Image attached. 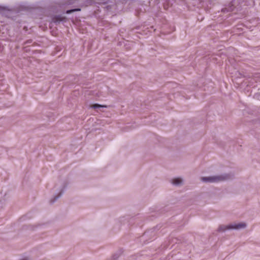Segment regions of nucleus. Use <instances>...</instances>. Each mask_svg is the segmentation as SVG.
Wrapping results in <instances>:
<instances>
[{"mask_svg": "<svg viewBox=\"0 0 260 260\" xmlns=\"http://www.w3.org/2000/svg\"><path fill=\"white\" fill-rule=\"evenodd\" d=\"M225 179L222 175H215L208 177H202L201 180L205 183H216L222 181Z\"/></svg>", "mask_w": 260, "mask_h": 260, "instance_id": "nucleus-1", "label": "nucleus"}, {"mask_svg": "<svg viewBox=\"0 0 260 260\" xmlns=\"http://www.w3.org/2000/svg\"><path fill=\"white\" fill-rule=\"evenodd\" d=\"M246 227V224L244 222H240L238 223L231 224V227L232 229L235 230H240L242 229H244Z\"/></svg>", "mask_w": 260, "mask_h": 260, "instance_id": "nucleus-2", "label": "nucleus"}, {"mask_svg": "<svg viewBox=\"0 0 260 260\" xmlns=\"http://www.w3.org/2000/svg\"><path fill=\"white\" fill-rule=\"evenodd\" d=\"M183 180L181 178H176L172 179V183L176 186H180L183 184Z\"/></svg>", "mask_w": 260, "mask_h": 260, "instance_id": "nucleus-3", "label": "nucleus"}, {"mask_svg": "<svg viewBox=\"0 0 260 260\" xmlns=\"http://www.w3.org/2000/svg\"><path fill=\"white\" fill-rule=\"evenodd\" d=\"M231 227V224L229 225H221L219 226L218 229V232H224L227 230H231V228H230Z\"/></svg>", "mask_w": 260, "mask_h": 260, "instance_id": "nucleus-4", "label": "nucleus"}, {"mask_svg": "<svg viewBox=\"0 0 260 260\" xmlns=\"http://www.w3.org/2000/svg\"><path fill=\"white\" fill-rule=\"evenodd\" d=\"M91 107L93 109H98V108H102V107H106V106H103V105H100V104H93L92 105Z\"/></svg>", "mask_w": 260, "mask_h": 260, "instance_id": "nucleus-5", "label": "nucleus"}, {"mask_svg": "<svg viewBox=\"0 0 260 260\" xmlns=\"http://www.w3.org/2000/svg\"><path fill=\"white\" fill-rule=\"evenodd\" d=\"M81 9H71V10H67L66 11V13L67 14H71L74 12H75V11H80Z\"/></svg>", "mask_w": 260, "mask_h": 260, "instance_id": "nucleus-6", "label": "nucleus"}, {"mask_svg": "<svg viewBox=\"0 0 260 260\" xmlns=\"http://www.w3.org/2000/svg\"><path fill=\"white\" fill-rule=\"evenodd\" d=\"M62 193V191H61L59 192V193L58 194V196H55V197H54V198L52 200H51V202H52V203H54L55 201H56V200H57V199H58V198H59L61 196Z\"/></svg>", "mask_w": 260, "mask_h": 260, "instance_id": "nucleus-7", "label": "nucleus"}]
</instances>
